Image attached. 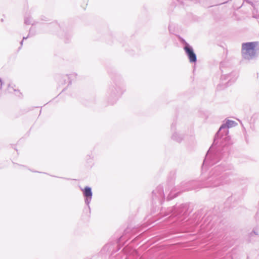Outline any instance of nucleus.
Here are the masks:
<instances>
[{
  "label": "nucleus",
  "instance_id": "f03ea898",
  "mask_svg": "<svg viewBox=\"0 0 259 259\" xmlns=\"http://www.w3.org/2000/svg\"><path fill=\"white\" fill-rule=\"evenodd\" d=\"M184 50L188 56L190 61L191 62H195L196 61V56L192 49L189 46H186L185 47Z\"/></svg>",
  "mask_w": 259,
  "mask_h": 259
},
{
  "label": "nucleus",
  "instance_id": "f257e3e1",
  "mask_svg": "<svg viewBox=\"0 0 259 259\" xmlns=\"http://www.w3.org/2000/svg\"><path fill=\"white\" fill-rule=\"evenodd\" d=\"M257 42L244 43L242 45V53L245 58L254 56L255 54L256 48L257 47Z\"/></svg>",
  "mask_w": 259,
  "mask_h": 259
},
{
  "label": "nucleus",
  "instance_id": "39448f33",
  "mask_svg": "<svg viewBox=\"0 0 259 259\" xmlns=\"http://www.w3.org/2000/svg\"><path fill=\"white\" fill-rule=\"evenodd\" d=\"M12 91H14V95L16 96V97H20L21 95V93L20 92V91L18 90H16V89H14L13 87H9V91L10 93L13 94V92Z\"/></svg>",
  "mask_w": 259,
  "mask_h": 259
},
{
  "label": "nucleus",
  "instance_id": "20e7f679",
  "mask_svg": "<svg viewBox=\"0 0 259 259\" xmlns=\"http://www.w3.org/2000/svg\"><path fill=\"white\" fill-rule=\"evenodd\" d=\"M83 194L85 197L91 198L92 196L91 189L88 187H85L83 191Z\"/></svg>",
  "mask_w": 259,
  "mask_h": 259
},
{
  "label": "nucleus",
  "instance_id": "7ed1b4c3",
  "mask_svg": "<svg viewBox=\"0 0 259 259\" xmlns=\"http://www.w3.org/2000/svg\"><path fill=\"white\" fill-rule=\"evenodd\" d=\"M237 125V123L233 120H228L226 122L223 124L221 127L220 130L222 128H224L226 127L230 128L232 127H234Z\"/></svg>",
  "mask_w": 259,
  "mask_h": 259
}]
</instances>
